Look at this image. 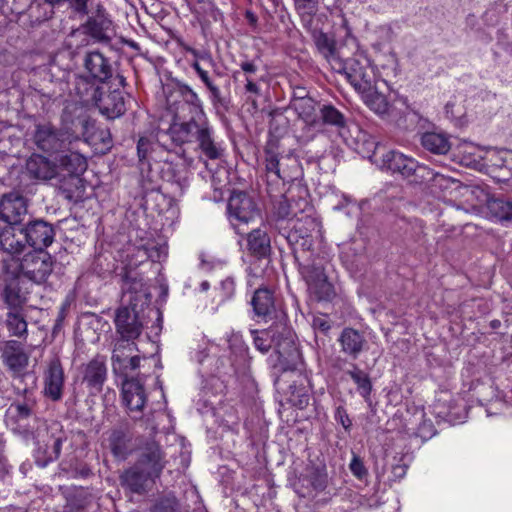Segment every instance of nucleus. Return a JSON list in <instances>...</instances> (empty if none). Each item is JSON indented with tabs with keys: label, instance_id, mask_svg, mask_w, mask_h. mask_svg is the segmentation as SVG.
Listing matches in <instances>:
<instances>
[{
	"label": "nucleus",
	"instance_id": "1",
	"mask_svg": "<svg viewBox=\"0 0 512 512\" xmlns=\"http://www.w3.org/2000/svg\"><path fill=\"white\" fill-rule=\"evenodd\" d=\"M55 259L46 250H32L23 255L15 262L13 268L3 264L0 274H7L14 277H23L31 282L44 284L54 270Z\"/></svg>",
	"mask_w": 512,
	"mask_h": 512
},
{
	"label": "nucleus",
	"instance_id": "2",
	"mask_svg": "<svg viewBox=\"0 0 512 512\" xmlns=\"http://www.w3.org/2000/svg\"><path fill=\"white\" fill-rule=\"evenodd\" d=\"M251 334L255 348L261 353H267L274 344L279 359L294 361L299 356L294 334L282 323L261 331L251 330Z\"/></svg>",
	"mask_w": 512,
	"mask_h": 512
},
{
	"label": "nucleus",
	"instance_id": "3",
	"mask_svg": "<svg viewBox=\"0 0 512 512\" xmlns=\"http://www.w3.org/2000/svg\"><path fill=\"white\" fill-rule=\"evenodd\" d=\"M370 158L382 170L399 173L405 178L414 176V181H426L434 176L428 167L418 164L413 158L395 150L387 151L381 157H378V152L374 151Z\"/></svg>",
	"mask_w": 512,
	"mask_h": 512
},
{
	"label": "nucleus",
	"instance_id": "4",
	"mask_svg": "<svg viewBox=\"0 0 512 512\" xmlns=\"http://www.w3.org/2000/svg\"><path fill=\"white\" fill-rule=\"evenodd\" d=\"M167 105L175 120L207 118L198 94L187 84L178 83L167 95Z\"/></svg>",
	"mask_w": 512,
	"mask_h": 512
},
{
	"label": "nucleus",
	"instance_id": "5",
	"mask_svg": "<svg viewBox=\"0 0 512 512\" xmlns=\"http://www.w3.org/2000/svg\"><path fill=\"white\" fill-rule=\"evenodd\" d=\"M299 271L308 291L317 301H332L335 298L336 292L332 283L328 281L323 259L309 258L306 263L300 264Z\"/></svg>",
	"mask_w": 512,
	"mask_h": 512
},
{
	"label": "nucleus",
	"instance_id": "6",
	"mask_svg": "<svg viewBox=\"0 0 512 512\" xmlns=\"http://www.w3.org/2000/svg\"><path fill=\"white\" fill-rule=\"evenodd\" d=\"M91 95H83L80 91L81 97L84 101H92L100 113L108 119H115L122 116L126 112V103L123 91L119 89L111 90L104 86L90 87Z\"/></svg>",
	"mask_w": 512,
	"mask_h": 512
},
{
	"label": "nucleus",
	"instance_id": "7",
	"mask_svg": "<svg viewBox=\"0 0 512 512\" xmlns=\"http://www.w3.org/2000/svg\"><path fill=\"white\" fill-rule=\"evenodd\" d=\"M36 439L35 462L38 466L45 467L59 458L62 443L67 437L58 424H53L38 431Z\"/></svg>",
	"mask_w": 512,
	"mask_h": 512
},
{
	"label": "nucleus",
	"instance_id": "8",
	"mask_svg": "<svg viewBox=\"0 0 512 512\" xmlns=\"http://www.w3.org/2000/svg\"><path fill=\"white\" fill-rule=\"evenodd\" d=\"M291 221L292 226L286 234L282 233V235L292 248L295 259H298L299 251L308 252L311 250L314 244L312 234L319 227V222L309 214H303L295 220L291 219Z\"/></svg>",
	"mask_w": 512,
	"mask_h": 512
},
{
	"label": "nucleus",
	"instance_id": "9",
	"mask_svg": "<svg viewBox=\"0 0 512 512\" xmlns=\"http://www.w3.org/2000/svg\"><path fill=\"white\" fill-rule=\"evenodd\" d=\"M108 378L106 356L97 354L77 369V381L85 387L88 394L96 396L103 390Z\"/></svg>",
	"mask_w": 512,
	"mask_h": 512
},
{
	"label": "nucleus",
	"instance_id": "10",
	"mask_svg": "<svg viewBox=\"0 0 512 512\" xmlns=\"http://www.w3.org/2000/svg\"><path fill=\"white\" fill-rule=\"evenodd\" d=\"M332 69L344 74L349 83L360 94L366 93L374 87L375 75L366 60L363 62L355 58L341 60L337 62V66L332 64Z\"/></svg>",
	"mask_w": 512,
	"mask_h": 512
},
{
	"label": "nucleus",
	"instance_id": "11",
	"mask_svg": "<svg viewBox=\"0 0 512 512\" xmlns=\"http://www.w3.org/2000/svg\"><path fill=\"white\" fill-rule=\"evenodd\" d=\"M227 211L230 221L238 234L241 224H248L260 215L257 203L248 193L243 191L233 192L229 197Z\"/></svg>",
	"mask_w": 512,
	"mask_h": 512
},
{
	"label": "nucleus",
	"instance_id": "12",
	"mask_svg": "<svg viewBox=\"0 0 512 512\" xmlns=\"http://www.w3.org/2000/svg\"><path fill=\"white\" fill-rule=\"evenodd\" d=\"M116 333L128 341H134L142 334L143 322L137 310V303L123 306L117 309L115 315Z\"/></svg>",
	"mask_w": 512,
	"mask_h": 512
},
{
	"label": "nucleus",
	"instance_id": "13",
	"mask_svg": "<svg viewBox=\"0 0 512 512\" xmlns=\"http://www.w3.org/2000/svg\"><path fill=\"white\" fill-rule=\"evenodd\" d=\"M166 463L165 453L158 442L152 438L141 442L135 464L159 478Z\"/></svg>",
	"mask_w": 512,
	"mask_h": 512
},
{
	"label": "nucleus",
	"instance_id": "14",
	"mask_svg": "<svg viewBox=\"0 0 512 512\" xmlns=\"http://www.w3.org/2000/svg\"><path fill=\"white\" fill-rule=\"evenodd\" d=\"M44 395L53 402L60 401L63 396L65 373L58 356H53L43 372Z\"/></svg>",
	"mask_w": 512,
	"mask_h": 512
},
{
	"label": "nucleus",
	"instance_id": "15",
	"mask_svg": "<svg viewBox=\"0 0 512 512\" xmlns=\"http://www.w3.org/2000/svg\"><path fill=\"white\" fill-rule=\"evenodd\" d=\"M25 197L17 192L4 194L0 200V219L5 225L23 226L28 208Z\"/></svg>",
	"mask_w": 512,
	"mask_h": 512
},
{
	"label": "nucleus",
	"instance_id": "16",
	"mask_svg": "<svg viewBox=\"0 0 512 512\" xmlns=\"http://www.w3.org/2000/svg\"><path fill=\"white\" fill-rule=\"evenodd\" d=\"M23 232L25 235L27 247L33 250H45L50 246L55 237V230L52 224L36 219L23 224Z\"/></svg>",
	"mask_w": 512,
	"mask_h": 512
},
{
	"label": "nucleus",
	"instance_id": "17",
	"mask_svg": "<svg viewBox=\"0 0 512 512\" xmlns=\"http://www.w3.org/2000/svg\"><path fill=\"white\" fill-rule=\"evenodd\" d=\"M23 226L4 225L0 227V251L18 261L19 256L27 250Z\"/></svg>",
	"mask_w": 512,
	"mask_h": 512
},
{
	"label": "nucleus",
	"instance_id": "18",
	"mask_svg": "<svg viewBox=\"0 0 512 512\" xmlns=\"http://www.w3.org/2000/svg\"><path fill=\"white\" fill-rule=\"evenodd\" d=\"M78 32L90 36L95 42L108 43L113 32L112 21L104 9L98 8L95 15L88 17L85 23L73 31V35Z\"/></svg>",
	"mask_w": 512,
	"mask_h": 512
},
{
	"label": "nucleus",
	"instance_id": "19",
	"mask_svg": "<svg viewBox=\"0 0 512 512\" xmlns=\"http://www.w3.org/2000/svg\"><path fill=\"white\" fill-rule=\"evenodd\" d=\"M64 134L51 123H38L33 132V142L45 152H57L64 145Z\"/></svg>",
	"mask_w": 512,
	"mask_h": 512
},
{
	"label": "nucleus",
	"instance_id": "20",
	"mask_svg": "<svg viewBox=\"0 0 512 512\" xmlns=\"http://www.w3.org/2000/svg\"><path fill=\"white\" fill-rule=\"evenodd\" d=\"M206 121L207 118L198 120L196 118H187L185 120H175L173 118V123L168 129V134L176 145L195 142L197 135Z\"/></svg>",
	"mask_w": 512,
	"mask_h": 512
},
{
	"label": "nucleus",
	"instance_id": "21",
	"mask_svg": "<svg viewBox=\"0 0 512 512\" xmlns=\"http://www.w3.org/2000/svg\"><path fill=\"white\" fill-rule=\"evenodd\" d=\"M1 358L4 365L13 373H21L29 363V355L24 345L16 340H9L3 343L0 348Z\"/></svg>",
	"mask_w": 512,
	"mask_h": 512
},
{
	"label": "nucleus",
	"instance_id": "22",
	"mask_svg": "<svg viewBox=\"0 0 512 512\" xmlns=\"http://www.w3.org/2000/svg\"><path fill=\"white\" fill-rule=\"evenodd\" d=\"M122 398L130 412L141 413L147 402L143 384L137 378L123 379Z\"/></svg>",
	"mask_w": 512,
	"mask_h": 512
},
{
	"label": "nucleus",
	"instance_id": "23",
	"mask_svg": "<svg viewBox=\"0 0 512 512\" xmlns=\"http://www.w3.org/2000/svg\"><path fill=\"white\" fill-rule=\"evenodd\" d=\"M156 479L157 477L142 469L135 463L126 469L120 476L122 486L136 494L144 493L147 487L150 484H153Z\"/></svg>",
	"mask_w": 512,
	"mask_h": 512
},
{
	"label": "nucleus",
	"instance_id": "24",
	"mask_svg": "<svg viewBox=\"0 0 512 512\" xmlns=\"http://www.w3.org/2000/svg\"><path fill=\"white\" fill-rule=\"evenodd\" d=\"M338 341L341 346V351L353 360H356L359 355L368 348L365 335L350 327L342 330Z\"/></svg>",
	"mask_w": 512,
	"mask_h": 512
},
{
	"label": "nucleus",
	"instance_id": "25",
	"mask_svg": "<svg viewBox=\"0 0 512 512\" xmlns=\"http://www.w3.org/2000/svg\"><path fill=\"white\" fill-rule=\"evenodd\" d=\"M26 171L30 178L48 181L61 176L58 165L48 158L34 154L26 161Z\"/></svg>",
	"mask_w": 512,
	"mask_h": 512
},
{
	"label": "nucleus",
	"instance_id": "26",
	"mask_svg": "<svg viewBox=\"0 0 512 512\" xmlns=\"http://www.w3.org/2000/svg\"><path fill=\"white\" fill-rule=\"evenodd\" d=\"M84 67L89 75L101 83H106L113 76L110 60L100 52H90L85 56Z\"/></svg>",
	"mask_w": 512,
	"mask_h": 512
},
{
	"label": "nucleus",
	"instance_id": "27",
	"mask_svg": "<svg viewBox=\"0 0 512 512\" xmlns=\"http://www.w3.org/2000/svg\"><path fill=\"white\" fill-rule=\"evenodd\" d=\"M254 315L267 322L274 318L276 313L275 297L268 288H258L251 299Z\"/></svg>",
	"mask_w": 512,
	"mask_h": 512
},
{
	"label": "nucleus",
	"instance_id": "28",
	"mask_svg": "<svg viewBox=\"0 0 512 512\" xmlns=\"http://www.w3.org/2000/svg\"><path fill=\"white\" fill-rule=\"evenodd\" d=\"M155 143L146 137H141L137 143V155L139 159V170L143 180L149 183L156 182V173L152 164V154Z\"/></svg>",
	"mask_w": 512,
	"mask_h": 512
},
{
	"label": "nucleus",
	"instance_id": "29",
	"mask_svg": "<svg viewBox=\"0 0 512 512\" xmlns=\"http://www.w3.org/2000/svg\"><path fill=\"white\" fill-rule=\"evenodd\" d=\"M122 282V291L125 296L129 295V303L132 300V303L142 302L143 305L149 301L148 287L143 283V279L135 273L126 272L122 277Z\"/></svg>",
	"mask_w": 512,
	"mask_h": 512
},
{
	"label": "nucleus",
	"instance_id": "30",
	"mask_svg": "<svg viewBox=\"0 0 512 512\" xmlns=\"http://www.w3.org/2000/svg\"><path fill=\"white\" fill-rule=\"evenodd\" d=\"M247 252L257 258L263 259L270 255L271 241L268 233L260 228L253 229L246 234Z\"/></svg>",
	"mask_w": 512,
	"mask_h": 512
},
{
	"label": "nucleus",
	"instance_id": "31",
	"mask_svg": "<svg viewBox=\"0 0 512 512\" xmlns=\"http://www.w3.org/2000/svg\"><path fill=\"white\" fill-rule=\"evenodd\" d=\"M61 169L68 173L69 179L78 185L80 183L79 175L87 169V161L84 156L78 152H68L59 158L58 170Z\"/></svg>",
	"mask_w": 512,
	"mask_h": 512
},
{
	"label": "nucleus",
	"instance_id": "32",
	"mask_svg": "<svg viewBox=\"0 0 512 512\" xmlns=\"http://www.w3.org/2000/svg\"><path fill=\"white\" fill-rule=\"evenodd\" d=\"M191 67L195 70L198 77L201 79V81L204 83L207 90L209 91V97L212 105L215 108L221 107L227 110L229 100L222 95L219 86H217L213 79L209 76L208 71L202 68L198 60L193 61L191 63Z\"/></svg>",
	"mask_w": 512,
	"mask_h": 512
},
{
	"label": "nucleus",
	"instance_id": "33",
	"mask_svg": "<svg viewBox=\"0 0 512 512\" xmlns=\"http://www.w3.org/2000/svg\"><path fill=\"white\" fill-rule=\"evenodd\" d=\"M138 347L134 341H128L119 338L114 345L111 356L112 370L114 372H123L125 370L124 362L132 352L137 351Z\"/></svg>",
	"mask_w": 512,
	"mask_h": 512
},
{
	"label": "nucleus",
	"instance_id": "34",
	"mask_svg": "<svg viewBox=\"0 0 512 512\" xmlns=\"http://www.w3.org/2000/svg\"><path fill=\"white\" fill-rule=\"evenodd\" d=\"M317 50L325 57V59L332 65L337 66V62H340L342 59L339 56V53L336 49L335 41L328 36V34L323 31H313L312 37Z\"/></svg>",
	"mask_w": 512,
	"mask_h": 512
},
{
	"label": "nucleus",
	"instance_id": "35",
	"mask_svg": "<svg viewBox=\"0 0 512 512\" xmlns=\"http://www.w3.org/2000/svg\"><path fill=\"white\" fill-rule=\"evenodd\" d=\"M279 149V140L270 138L264 147V164L268 175L272 174L276 179H283L279 168Z\"/></svg>",
	"mask_w": 512,
	"mask_h": 512
},
{
	"label": "nucleus",
	"instance_id": "36",
	"mask_svg": "<svg viewBox=\"0 0 512 512\" xmlns=\"http://www.w3.org/2000/svg\"><path fill=\"white\" fill-rule=\"evenodd\" d=\"M195 142L198 143V147L202 153L209 159H218L221 156V149L215 143L212 137V128L210 127L208 120L200 130Z\"/></svg>",
	"mask_w": 512,
	"mask_h": 512
},
{
	"label": "nucleus",
	"instance_id": "37",
	"mask_svg": "<svg viewBox=\"0 0 512 512\" xmlns=\"http://www.w3.org/2000/svg\"><path fill=\"white\" fill-rule=\"evenodd\" d=\"M421 144L427 151L438 155H445L451 149L449 138L441 133H424L421 136Z\"/></svg>",
	"mask_w": 512,
	"mask_h": 512
},
{
	"label": "nucleus",
	"instance_id": "38",
	"mask_svg": "<svg viewBox=\"0 0 512 512\" xmlns=\"http://www.w3.org/2000/svg\"><path fill=\"white\" fill-rule=\"evenodd\" d=\"M131 436L127 429L116 428L109 436V446L115 457L125 459L129 454V442Z\"/></svg>",
	"mask_w": 512,
	"mask_h": 512
},
{
	"label": "nucleus",
	"instance_id": "39",
	"mask_svg": "<svg viewBox=\"0 0 512 512\" xmlns=\"http://www.w3.org/2000/svg\"><path fill=\"white\" fill-rule=\"evenodd\" d=\"M3 298L10 310L21 309L27 301L26 294L21 290L17 280H12L5 286Z\"/></svg>",
	"mask_w": 512,
	"mask_h": 512
},
{
	"label": "nucleus",
	"instance_id": "40",
	"mask_svg": "<svg viewBox=\"0 0 512 512\" xmlns=\"http://www.w3.org/2000/svg\"><path fill=\"white\" fill-rule=\"evenodd\" d=\"M350 366L351 369L347 370L346 374H348L351 377V379L357 386V391L359 392V394L364 399H369L373 388L369 375L365 371L360 369L358 365L355 363H352Z\"/></svg>",
	"mask_w": 512,
	"mask_h": 512
},
{
	"label": "nucleus",
	"instance_id": "41",
	"mask_svg": "<svg viewBox=\"0 0 512 512\" xmlns=\"http://www.w3.org/2000/svg\"><path fill=\"white\" fill-rule=\"evenodd\" d=\"M487 209L491 217L499 221L512 220V201L503 198H491L487 201Z\"/></svg>",
	"mask_w": 512,
	"mask_h": 512
},
{
	"label": "nucleus",
	"instance_id": "42",
	"mask_svg": "<svg viewBox=\"0 0 512 512\" xmlns=\"http://www.w3.org/2000/svg\"><path fill=\"white\" fill-rule=\"evenodd\" d=\"M35 406L36 400L33 396V392L25 389L23 400L12 403L10 410L13 411L16 420L21 421L32 416Z\"/></svg>",
	"mask_w": 512,
	"mask_h": 512
},
{
	"label": "nucleus",
	"instance_id": "43",
	"mask_svg": "<svg viewBox=\"0 0 512 512\" xmlns=\"http://www.w3.org/2000/svg\"><path fill=\"white\" fill-rule=\"evenodd\" d=\"M154 166L161 169L163 178L175 184L181 194L183 193L184 189L188 187L187 177L181 175L177 165L166 162L160 167V163L155 161Z\"/></svg>",
	"mask_w": 512,
	"mask_h": 512
},
{
	"label": "nucleus",
	"instance_id": "44",
	"mask_svg": "<svg viewBox=\"0 0 512 512\" xmlns=\"http://www.w3.org/2000/svg\"><path fill=\"white\" fill-rule=\"evenodd\" d=\"M6 325L13 336L21 338L27 335V322L21 309L10 310L7 313Z\"/></svg>",
	"mask_w": 512,
	"mask_h": 512
},
{
	"label": "nucleus",
	"instance_id": "45",
	"mask_svg": "<svg viewBox=\"0 0 512 512\" xmlns=\"http://www.w3.org/2000/svg\"><path fill=\"white\" fill-rule=\"evenodd\" d=\"M361 94L363 95L365 103L375 113L379 115L388 113L390 104L384 94L374 90V87L371 88L370 91Z\"/></svg>",
	"mask_w": 512,
	"mask_h": 512
},
{
	"label": "nucleus",
	"instance_id": "46",
	"mask_svg": "<svg viewBox=\"0 0 512 512\" xmlns=\"http://www.w3.org/2000/svg\"><path fill=\"white\" fill-rule=\"evenodd\" d=\"M295 110L299 116L307 123L315 124L316 103L310 97H301L294 102Z\"/></svg>",
	"mask_w": 512,
	"mask_h": 512
},
{
	"label": "nucleus",
	"instance_id": "47",
	"mask_svg": "<svg viewBox=\"0 0 512 512\" xmlns=\"http://www.w3.org/2000/svg\"><path fill=\"white\" fill-rule=\"evenodd\" d=\"M240 68L245 75V91L254 95H260V88L255 82L253 75L257 73L258 66L254 60H245L240 63Z\"/></svg>",
	"mask_w": 512,
	"mask_h": 512
},
{
	"label": "nucleus",
	"instance_id": "48",
	"mask_svg": "<svg viewBox=\"0 0 512 512\" xmlns=\"http://www.w3.org/2000/svg\"><path fill=\"white\" fill-rule=\"evenodd\" d=\"M320 115L323 124L335 126L338 129L346 125L345 116L332 105L320 107Z\"/></svg>",
	"mask_w": 512,
	"mask_h": 512
},
{
	"label": "nucleus",
	"instance_id": "49",
	"mask_svg": "<svg viewBox=\"0 0 512 512\" xmlns=\"http://www.w3.org/2000/svg\"><path fill=\"white\" fill-rule=\"evenodd\" d=\"M150 512H181V505L173 494H166L156 499Z\"/></svg>",
	"mask_w": 512,
	"mask_h": 512
},
{
	"label": "nucleus",
	"instance_id": "50",
	"mask_svg": "<svg viewBox=\"0 0 512 512\" xmlns=\"http://www.w3.org/2000/svg\"><path fill=\"white\" fill-rule=\"evenodd\" d=\"M69 186L62 184L59 187V193L68 201L77 203L82 198V192L84 187L82 181L78 185H75L73 181L68 178Z\"/></svg>",
	"mask_w": 512,
	"mask_h": 512
},
{
	"label": "nucleus",
	"instance_id": "51",
	"mask_svg": "<svg viewBox=\"0 0 512 512\" xmlns=\"http://www.w3.org/2000/svg\"><path fill=\"white\" fill-rule=\"evenodd\" d=\"M290 389L291 394L289 401L293 406L299 409H305L308 406L310 400L308 391L305 388H299L295 385H291Z\"/></svg>",
	"mask_w": 512,
	"mask_h": 512
},
{
	"label": "nucleus",
	"instance_id": "52",
	"mask_svg": "<svg viewBox=\"0 0 512 512\" xmlns=\"http://www.w3.org/2000/svg\"><path fill=\"white\" fill-rule=\"evenodd\" d=\"M86 140L92 144H97L98 142H102L105 147L102 149L109 148L108 146L111 144V134L108 129L97 128L90 135L87 136Z\"/></svg>",
	"mask_w": 512,
	"mask_h": 512
},
{
	"label": "nucleus",
	"instance_id": "53",
	"mask_svg": "<svg viewBox=\"0 0 512 512\" xmlns=\"http://www.w3.org/2000/svg\"><path fill=\"white\" fill-rule=\"evenodd\" d=\"M309 482L311 487L317 491H324L327 487V474L323 471L316 469L309 476Z\"/></svg>",
	"mask_w": 512,
	"mask_h": 512
},
{
	"label": "nucleus",
	"instance_id": "54",
	"mask_svg": "<svg viewBox=\"0 0 512 512\" xmlns=\"http://www.w3.org/2000/svg\"><path fill=\"white\" fill-rule=\"evenodd\" d=\"M44 5H47V7L44 9V13L42 16H38L37 18L43 21L49 20L54 15V9L57 6H60L61 4L65 3V0H42ZM42 7L41 0L36 1L35 8L40 9Z\"/></svg>",
	"mask_w": 512,
	"mask_h": 512
},
{
	"label": "nucleus",
	"instance_id": "55",
	"mask_svg": "<svg viewBox=\"0 0 512 512\" xmlns=\"http://www.w3.org/2000/svg\"><path fill=\"white\" fill-rule=\"evenodd\" d=\"M274 213L278 217V219L284 220L288 218L291 214V204L288 199L282 196L274 205Z\"/></svg>",
	"mask_w": 512,
	"mask_h": 512
},
{
	"label": "nucleus",
	"instance_id": "56",
	"mask_svg": "<svg viewBox=\"0 0 512 512\" xmlns=\"http://www.w3.org/2000/svg\"><path fill=\"white\" fill-rule=\"evenodd\" d=\"M140 356L131 354L128 356L127 360L124 362L125 370L123 372H114L115 375L121 376L124 379H129L128 376L133 371L137 370L140 366Z\"/></svg>",
	"mask_w": 512,
	"mask_h": 512
},
{
	"label": "nucleus",
	"instance_id": "57",
	"mask_svg": "<svg viewBox=\"0 0 512 512\" xmlns=\"http://www.w3.org/2000/svg\"><path fill=\"white\" fill-rule=\"evenodd\" d=\"M294 7L297 13L300 12H318L319 2L318 0H293Z\"/></svg>",
	"mask_w": 512,
	"mask_h": 512
},
{
	"label": "nucleus",
	"instance_id": "58",
	"mask_svg": "<svg viewBox=\"0 0 512 512\" xmlns=\"http://www.w3.org/2000/svg\"><path fill=\"white\" fill-rule=\"evenodd\" d=\"M335 420L342 425L345 431L349 432L352 427V421L343 406H338L334 413Z\"/></svg>",
	"mask_w": 512,
	"mask_h": 512
},
{
	"label": "nucleus",
	"instance_id": "59",
	"mask_svg": "<svg viewBox=\"0 0 512 512\" xmlns=\"http://www.w3.org/2000/svg\"><path fill=\"white\" fill-rule=\"evenodd\" d=\"M349 468L353 475L359 479H362L367 475V469L365 468L362 459L357 455H353Z\"/></svg>",
	"mask_w": 512,
	"mask_h": 512
},
{
	"label": "nucleus",
	"instance_id": "60",
	"mask_svg": "<svg viewBox=\"0 0 512 512\" xmlns=\"http://www.w3.org/2000/svg\"><path fill=\"white\" fill-rule=\"evenodd\" d=\"M316 14L317 12L310 11L298 13L304 28L311 34L312 37L313 31H320L314 26V17Z\"/></svg>",
	"mask_w": 512,
	"mask_h": 512
},
{
	"label": "nucleus",
	"instance_id": "61",
	"mask_svg": "<svg viewBox=\"0 0 512 512\" xmlns=\"http://www.w3.org/2000/svg\"><path fill=\"white\" fill-rule=\"evenodd\" d=\"M312 327L314 330L326 334L331 329V324L326 318V316H314L312 320Z\"/></svg>",
	"mask_w": 512,
	"mask_h": 512
},
{
	"label": "nucleus",
	"instance_id": "62",
	"mask_svg": "<svg viewBox=\"0 0 512 512\" xmlns=\"http://www.w3.org/2000/svg\"><path fill=\"white\" fill-rule=\"evenodd\" d=\"M220 290L224 299H230L235 292V283L231 278H226L220 284Z\"/></svg>",
	"mask_w": 512,
	"mask_h": 512
},
{
	"label": "nucleus",
	"instance_id": "63",
	"mask_svg": "<svg viewBox=\"0 0 512 512\" xmlns=\"http://www.w3.org/2000/svg\"><path fill=\"white\" fill-rule=\"evenodd\" d=\"M69 3V7L77 14L87 15L88 14V0H65Z\"/></svg>",
	"mask_w": 512,
	"mask_h": 512
},
{
	"label": "nucleus",
	"instance_id": "64",
	"mask_svg": "<svg viewBox=\"0 0 512 512\" xmlns=\"http://www.w3.org/2000/svg\"><path fill=\"white\" fill-rule=\"evenodd\" d=\"M408 466L405 463H398L392 467V475L395 480L402 479L407 472Z\"/></svg>",
	"mask_w": 512,
	"mask_h": 512
}]
</instances>
